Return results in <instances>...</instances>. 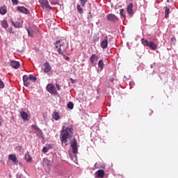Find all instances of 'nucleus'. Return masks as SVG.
I'll use <instances>...</instances> for the list:
<instances>
[{"label": "nucleus", "mask_w": 178, "mask_h": 178, "mask_svg": "<svg viewBox=\"0 0 178 178\" xmlns=\"http://www.w3.org/2000/svg\"><path fill=\"white\" fill-rule=\"evenodd\" d=\"M6 12H8V8L6 6H3L0 8V14L1 15H6Z\"/></svg>", "instance_id": "aec40b11"}, {"label": "nucleus", "mask_w": 178, "mask_h": 178, "mask_svg": "<svg viewBox=\"0 0 178 178\" xmlns=\"http://www.w3.org/2000/svg\"><path fill=\"white\" fill-rule=\"evenodd\" d=\"M13 2V5H17L19 3V1L17 0H11Z\"/></svg>", "instance_id": "c9c22d12"}, {"label": "nucleus", "mask_w": 178, "mask_h": 178, "mask_svg": "<svg viewBox=\"0 0 178 178\" xmlns=\"http://www.w3.org/2000/svg\"><path fill=\"white\" fill-rule=\"evenodd\" d=\"M111 81V83L115 80V79H113V78H111L110 79H109Z\"/></svg>", "instance_id": "ea45409f"}, {"label": "nucleus", "mask_w": 178, "mask_h": 178, "mask_svg": "<svg viewBox=\"0 0 178 178\" xmlns=\"http://www.w3.org/2000/svg\"><path fill=\"white\" fill-rule=\"evenodd\" d=\"M43 163L48 168H51V166H52V161H49L48 159H44Z\"/></svg>", "instance_id": "2eb2a0df"}, {"label": "nucleus", "mask_w": 178, "mask_h": 178, "mask_svg": "<svg viewBox=\"0 0 178 178\" xmlns=\"http://www.w3.org/2000/svg\"><path fill=\"white\" fill-rule=\"evenodd\" d=\"M120 15L122 17H124V19H126V15H124V9L122 8L120 10Z\"/></svg>", "instance_id": "bb28decb"}, {"label": "nucleus", "mask_w": 178, "mask_h": 178, "mask_svg": "<svg viewBox=\"0 0 178 178\" xmlns=\"http://www.w3.org/2000/svg\"><path fill=\"white\" fill-rule=\"evenodd\" d=\"M56 48H57L58 54L60 55H63L64 52H66V49L67 48V44H65L62 40H58L56 42Z\"/></svg>", "instance_id": "f03ea898"}, {"label": "nucleus", "mask_w": 178, "mask_h": 178, "mask_svg": "<svg viewBox=\"0 0 178 178\" xmlns=\"http://www.w3.org/2000/svg\"><path fill=\"white\" fill-rule=\"evenodd\" d=\"M33 129H37V125H33Z\"/></svg>", "instance_id": "a19ab883"}, {"label": "nucleus", "mask_w": 178, "mask_h": 178, "mask_svg": "<svg viewBox=\"0 0 178 178\" xmlns=\"http://www.w3.org/2000/svg\"><path fill=\"white\" fill-rule=\"evenodd\" d=\"M44 73H49V72H51V70L52 69L51 67V64H49V62L44 63Z\"/></svg>", "instance_id": "9b49d317"}, {"label": "nucleus", "mask_w": 178, "mask_h": 178, "mask_svg": "<svg viewBox=\"0 0 178 178\" xmlns=\"http://www.w3.org/2000/svg\"><path fill=\"white\" fill-rule=\"evenodd\" d=\"M17 9L19 12H21V13H24L25 15H29V13H30L29 9L23 6H18Z\"/></svg>", "instance_id": "9d476101"}, {"label": "nucleus", "mask_w": 178, "mask_h": 178, "mask_svg": "<svg viewBox=\"0 0 178 178\" xmlns=\"http://www.w3.org/2000/svg\"><path fill=\"white\" fill-rule=\"evenodd\" d=\"M29 79L33 81H35L37 80V78L33 75H29Z\"/></svg>", "instance_id": "7c9ffc66"}, {"label": "nucleus", "mask_w": 178, "mask_h": 178, "mask_svg": "<svg viewBox=\"0 0 178 178\" xmlns=\"http://www.w3.org/2000/svg\"><path fill=\"white\" fill-rule=\"evenodd\" d=\"M8 159H10V161H13L14 162V163H17V158L16 157V155L15 154H10L8 156Z\"/></svg>", "instance_id": "f3484780"}, {"label": "nucleus", "mask_w": 178, "mask_h": 178, "mask_svg": "<svg viewBox=\"0 0 178 178\" xmlns=\"http://www.w3.org/2000/svg\"><path fill=\"white\" fill-rule=\"evenodd\" d=\"M56 88L57 90H58V91H60V86H59V85L58 83L56 84Z\"/></svg>", "instance_id": "4c0bfd02"}, {"label": "nucleus", "mask_w": 178, "mask_h": 178, "mask_svg": "<svg viewBox=\"0 0 178 178\" xmlns=\"http://www.w3.org/2000/svg\"><path fill=\"white\" fill-rule=\"evenodd\" d=\"M76 9H77V11L79 12V13H80V15H83V8H81V6L77 5Z\"/></svg>", "instance_id": "a878e982"}, {"label": "nucleus", "mask_w": 178, "mask_h": 178, "mask_svg": "<svg viewBox=\"0 0 178 178\" xmlns=\"http://www.w3.org/2000/svg\"><path fill=\"white\" fill-rule=\"evenodd\" d=\"M100 47L102 49H106L108 48V36H106L105 39L101 42Z\"/></svg>", "instance_id": "6e6552de"}, {"label": "nucleus", "mask_w": 178, "mask_h": 178, "mask_svg": "<svg viewBox=\"0 0 178 178\" xmlns=\"http://www.w3.org/2000/svg\"><path fill=\"white\" fill-rule=\"evenodd\" d=\"M49 149V148H48V147H43L42 152L44 154H47V152H48Z\"/></svg>", "instance_id": "72a5a7b5"}, {"label": "nucleus", "mask_w": 178, "mask_h": 178, "mask_svg": "<svg viewBox=\"0 0 178 178\" xmlns=\"http://www.w3.org/2000/svg\"><path fill=\"white\" fill-rule=\"evenodd\" d=\"M12 24L13 25L15 26V27H17V28H19V27H22V24H20L19 22H12Z\"/></svg>", "instance_id": "cd10ccee"}, {"label": "nucleus", "mask_w": 178, "mask_h": 178, "mask_svg": "<svg viewBox=\"0 0 178 178\" xmlns=\"http://www.w3.org/2000/svg\"><path fill=\"white\" fill-rule=\"evenodd\" d=\"M67 108H68V109H73V108H74V104H73V102H70L67 104Z\"/></svg>", "instance_id": "c85d7f7f"}, {"label": "nucleus", "mask_w": 178, "mask_h": 178, "mask_svg": "<svg viewBox=\"0 0 178 178\" xmlns=\"http://www.w3.org/2000/svg\"><path fill=\"white\" fill-rule=\"evenodd\" d=\"M27 30V32H28V34L30 37H33L34 33L33 32V31H30L29 29H26Z\"/></svg>", "instance_id": "2f4dec72"}, {"label": "nucleus", "mask_w": 178, "mask_h": 178, "mask_svg": "<svg viewBox=\"0 0 178 178\" xmlns=\"http://www.w3.org/2000/svg\"><path fill=\"white\" fill-rule=\"evenodd\" d=\"M98 66L100 67V69H104V66H105V64L104 63V61L102 60H100L98 63Z\"/></svg>", "instance_id": "393cba45"}, {"label": "nucleus", "mask_w": 178, "mask_h": 178, "mask_svg": "<svg viewBox=\"0 0 178 178\" xmlns=\"http://www.w3.org/2000/svg\"><path fill=\"white\" fill-rule=\"evenodd\" d=\"M95 177H104L105 176V172L104 170H99L95 172Z\"/></svg>", "instance_id": "ddd939ff"}, {"label": "nucleus", "mask_w": 178, "mask_h": 178, "mask_svg": "<svg viewBox=\"0 0 178 178\" xmlns=\"http://www.w3.org/2000/svg\"><path fill=\"white\" fill-rule=\"evenodd\" d=\"M21 117L23 120H29V114L24 111L21 112Z\"/></svg>", "instance_id": "6ab92c4d"}, {"label": "nucleus", "mask_w": 178, "mask_h": 178, "mask_svg": "<svg viewBox=\"0 0 178 178\" xmlns=\"http://www.w3.org/2000/svg\"><path fill=\"white\" fill-rule=\"evenodd\" d=\"M98 59H99V57L98 56H97L96 54H92L90 57V63H92V65H94V63L97 62V60H98Z\"/></svg>", "instance_id": "f8f14e48"}, {"label": "nucleus", "mask_w": 178, "mask_h": 178, "mask_svg": "<svg viewBox=\"0 0 178 178\" xmlns=\"http://www.w3.org/2000/svg\"><path fill=\"white\" fill-rule=\"evenodd\" d=\"M47 90L50 94H53L54 95H58V91L56 90V88L53 84L49 83L47 86Z\"/></svg>", "instance_id": "20e7f679"}, {"label": "nucleus", "mask_w": 178, "mask_h": 178, "mask_svg": "<svg viewBox=\"0 0 178 178\" xmlns=\"http://www.w3.org/2000/svg\"><path fill=\"white\" fill-rule=\"evenodd\" d=\"M32 158L31 156H30V154L29 153H26L25 154V160L26 161V162H30L31 161H32Z\"/></svg>", "instance_id": "b1692460"}, {"label": "nucleus", "mask_w": 178, "mask_h": 178, "mask_svg": "<svg viewBox=\"0 0 178 178\" xmlns=\"http://www.w3.org/2000/svg\"><path fill=\"white\" fill-rule=\"evenodd\" d=\"M88 0H81V6L84 7L87 3Z\"/></svg>", "instance_id": "c756f323"}, {"label": "nucleus", "mask_w": 178, "mask_h": 178, "mask_svg": "<svg viewBox=\"0 0 178 178\" xmlns=\"http://www.w3.org/2000/svg\"><path fill=\"white\" fill-rule=\"evenodd\" d=\"M71 147L72 149L73 154H77V151L79 149L77 148V140H76V139H74L71 142Z\"/></svg>", "instance_id": "39448f33"}, {"label": "nucleus", "mask_w": 178, "mask_h": 178, "mask_svg": "<svg viewBox=\"0 0 178 178\" xmlns=\"http://www.w3.org/2000/svg\"><path fill=\"white\" fill-rule=\"evenodd\" d=\"M1 26L4 29H7V27H8L9 26V24H8V21H6V19H3V21H1Z\"/></svg>", "instance_id": "4be33fe9"}, {"label": "nucleus", "mask_w": 178, "mask_h": 178, "mask_svg": "<svg viewBox=\"0 0 178 178\" xmlns=\"http://www.w3.org/2000/svg\"><path fill=\"white\" fill-rule=\"evenodd\" d=\"M102 168H103V169H105V166H103Z\"/></svg>", "instance_id": "79ce46f5"}, {"label": "nucleus", "mask_w": 178, "mask_h": 178, "mask_svg": "<svg viewBox=\"0 0 178 178\" xmlns=\"http://www.w3.org/2000/svg\"><path fill=\"white\" fill-rule=\"evenodd\" d=\"M107 19L109 20V22H118V20H119V18L113 14H108L107 15Z\"/></svg>", "instance_id": "1a4fd4ad"}, {"label": "nucleus", "mask_w": 178, "mask_h": 178, "mask_svg": "<svg viewBox=\"0 0 178 178\" xmlns=\"http://www.w3.org/2000/svg\"><path fill=\"white\" fill-rule=\"evenodd\" d=\"M148 47L152 51H155V49H156V48H158V46L154 42H149Z\"/></svg>", "instance_id": "a211bd4d"}, {"label": "nucleus", "mask_w": 178, "mask_h": 178, "mask_svg": "<svg viewBox=\"0 0 178 178\" xmlns=\"http://www.w3.org/2000/svg\"><path fill=\"white\" fill-rule=\"evenodd\" d=\"M65 60H69L70 58L69 57H67V56H65Z\"/></svg>", "instance_id": "58836bf2"}, {"label": "nucleus", "mask_w": 178, "mask_h": 178, "mask_svg": "<svg viewBox=\"0 0 178 178\" xmlns=\"http://www.w3.org/2000/svg\"><path fill=\"white\" fill-rule=\"evenodd\" d=\"M8 31V33H10V34H15V31H13V29L12 27H10Z\"/></svg>", "instance_id": "f704fd0d"}, {"label": "nucleus", "mask_w": 178, "mask_h": 178, "mask_svg": "<svg viewBox=\"0 0 178 178\" xmlns=\"http://www.w3.org/2000/svg\"><path fill=\"white\" fill-rule=\"evenodd\" d=\"M5 88V83H3V81L0 79V88Z\"/></svg>", "instance_id": "473e14b6"}, {"label": "nucleus", "mask_w": 178, "mask_h": 178, "mask_svg": "<svg viewBox=\"0 0 178 178\" xmlns=\"http://www.w3.org/2000/svg\"><path fill=\"white\" fill-rule=\"evenodd\" d=\"M133 7H134V5L132 3H129L127 7V13L129 15V16H131V17H133V15H134Z\"/></svg>", "instance_id": "423d86ee"}, {"label": "nucleus", "mask_w": 178, "mask_h": 178, "mask_svg": "<svg viewBox=\"0 0 178 178\" xmlns=\"http://www.w3.org/2000/svg\"><path fill=\"white\" fill-rule=\"evenodd\" d=\"M141 42L144 47H149V42L147 39L142 38L141 39Z\"/></svg>", "instance_id": "412c9836"}, {"label": "nucleus", "mask_w": 178, "mask_h": 178, "mask_svg": "<svg viewBox=\"0 0 178 178\" xmlns=\"http://www.w3.org/2000/svg\"><path fill=\"white\" fill-rule=\"evenodd\" d=\"M73 137V127H63L62 131L60 134V140L62 144H65L64 147L67 145V139Z\"/></svg>", "instance_id": "f257e3e1"}, {"label": "nucleus", "mask_w": 178, "mask_h": 178, "mask_svg": "<svg viewBox=\"0 0 178 178\" xmlns=\"http://www.w3.org/2000/svg\"><path fill=\"white\" fill-rule=\"evenodd\" d=\"M3 122V118L0 115V127L2 126V123Z\"/></svg>", "instance_id": "e433bc0d"}, {"label": "nucleus", "mask_w": 178, "mask_h": 178, "mask_svg": "<svg viewBox=\"0 0 178 178\" xmlns=\"http://www.w3.org/2000/svg\"><path fill=\"white\" fill-rule=\"evenodd\" d=\"M23 81L24 86H25V87H29L31 84L30 78L27 75L23 76Z\"/></svg>", "instance_id": "0eeeda50"}, {"label": "nucleus", "mask_w": 178, "mask_h": 178, "mask_svg": "<svg viewBox=\"0 0 178 178\" xmlns=\"http://www.w3.org/2000/svg\"><path fill=\"white\" fill-rule=\"evenodd\" d=\"M39 3H40L41 8L44 10L49 12L52 9V7H51V5H49L48 0H39Z\"/></svg>", "instance_id": "7ed1b4c3"}, {"label": "nucleus", "mask_w": 178, "mask_h": 178, "mask_svg": "<svg viewBox=\"0 0 178 178\" xmlns=\"http://www.w3.org/2000/svg\"><path fill=\"white\" fill-rule=\"evenodd\" d=\"M10 65L13 69H19L20 67V63L17 61L13 60L10 62Z\"/></svg>", "instance_id": "4468645a"}, {"label": "nucleus", "mask_w": 178, "mask_h": 178, "mask_svg": "<svg viewBox=\"0 0 178 178\" xmlns=\"http://www.w3.org/2000/svg\"><path fill=\"white\" fill-rule=\"evenodd\" d=\"M52 118L54 120H59L60 119V115H59V113L54 111L52 113Z\"/></svg>", "instance_id": "dca6fc26"}, {"label": "nucleus", "mask_w": 178, "mask_h": 178, "mask_svg": "<svg viewBox=\"0 0 178 178\" xmlns=\"http://www.w3.org/2000/svg\"><path fill=\"white\" fill-rule=\"evenodd\" d=\"M164 9H165V19H168V17H169L170 9L168 7H164Z\"/></svg>", "instance_id": "5701e85b"}]
</instances>
